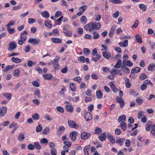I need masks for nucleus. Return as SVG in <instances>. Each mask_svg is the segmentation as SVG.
Segmentation results:
<instances>
[{"label": "nucleus", "instance_id": "nucleus-1", "mask_svg": "<svg viewBox=\"0 0 155 155\" xmlns=\"http://www.w3.org/2000/svg\"><path fill=\"white\" fill-rule=\"evenodd\" d=\"M60 59V58L58 56H56L53 60L51 61L50 62L48 63L47 64L48 65H52L56 67H58L59 64L58 63V61Z\"/></svg>", "mask_w": 155, "mask_h": 155}, {"label": "nucleus", "instance_id": "nucleus-2", "mask_svg": "<svg viewBox=\"0 0 155 155\" xmlns=\"http://www.w3.org/2000/svg\"><path fill=\"white\" fill-rule=\"evenodd\" d=\"M94 26V22H92L85 25L84 28L86 31H91L95 30V28Z\"/></svg>", "mask_w": 155, "mask_h": 155}, {"label": "nucleus", "instance_id": "nucleus-3", "mask_svg": "<svg viewBox=\"0 0 155 155\" xmlns=\"http://www.w3.org/2000/svg\"><path fill=\"white\" fill-rule=\"evenodd\" d=\"M68 123L69 127L71 128L74 129H78L79 128L78 125L74 121L70 120H69Z\"/></svg>", "mask_w": 155, "mask_h": 155}, {"label": "nucleus", "instance_id": "nucleus-4", "mask_svg": "<svg viewBox=\"0 0 155 155\" xmlns=\"http://www.w3.org/2000/svg\"><path fill=\"white\" fill-rule=\"evenodd\" d=\"M133 63L130 61L124 60L123 61L121 68H124V67L125 68L126 66L131 67Z\"/></svg>", "mask_w": 155, "mask_h": 155}, {"label": "nucleus", "instance_id": "nucleus-5", "mask_svg": "<svg viewBox=\"0 0 155 155\" xmlns=\"http://www.w3.org/2000/svg\"><path fill=\"white\" fill-rule=\"evenodd\" d=\"M91 134L86 132H84L81 134V139L83 140L87 139L91 136Z\"/></svg>", "mask_w": 155, "mask_h": 155}, {"label": "nucleus", "instance_id": "nucleus-6", "mask_svg": "<svg viewBox=\"0 0 155 155\" xmlns=\"http://www.w3.org/2000/svg\"><path fill=\"white\" fill-rule=\"evenodd\" d=\"M17 45L16 43L14 41H12L9 44V47L8 48V51L12 52V50L15 49Z\"/></svg>", "mask_w": 155, "mask_h": 155}, {"label": "nucleus", "instance_id": "nucleus-7", "mask_svg": "<svg viewBox=\"0 0 155 155\" xmlns=\"http://www.w3.org/2000/svg\"><path fill=\"white\" fill-rule=\"evenodd\" d=\"M40 41V39H36L35 38H30L28 41V42L30 43H31L34 45H36L38 44Z\"/></svg>", "mask_w": 155, "mask_h": 155}, {"label": "nucleus", "instance_id": "nucleus-8", "mask_svg": "<svg viewBox=\"0 0 155 155\" xmlns=\"http://www.w3.org/2000/svg\"><path fill=\"white\" fill-rule=\"evenodd\" d=\"M107 138L108 139L111 143L114 144L115 143V138L110 133H108L107 134Z\"/></svg>", "mask_w": 155, "mask_h": 155}, {"label": "nucleus", "instance_id": "nucleus-9", "mask_svg": "<svg viewBox=\"0 0 155 155\" xmlns=\"http://www.w3.org/2000/svg\"><path fill=\"white\" fill-rule=\"evenodd\" d=\"M84 118L86 121H88L92 119V115L90 113L86 111L85 112Z\"/></svg>", "mask_w": 155, "mask_h": 155}, {"label": "nucleus", "instance_id": "nucleus-10", "mask_svg": "<svg viewBox=\"0 0 155 155\" xmlns=\"http://www.w3.org/2000/svg\"><path fill=\"white\" fill-rule=\"evenodd\" d=\"M78 132L75 131L71 132L70 135V137L72 141H74L76 140V135Z\"/></svg>", "mask_w": 155, "mask_h": 155}, {"label": "nucleus", "instance_id": "nucleus-11", "mask_svg": "<svg viewBox=\"0 0 155 155\" xmlns=\"http://www.w3.org/2000/svg\"><path fill=\"white\" fill-rule=\"evenodd\" d=\"M92 56L91 61L94 62L97 61L101 58V55L98 54H95L92 53Z\"/></svg>", "mask_w": 155, "mask_h": 155}, {"label": "nucleus", "instance_id": "nucleus-12", "mask_svg": "<svg viewBox=\"0 0 155 155\" xmlns=\"http://www.w3.org/2000/svg\"><path fill=\"white\" fill-rule=\"evenodd\" d=\"M7 111L6 107H0V117H3L6 114Z\"/></svg>", "mask_w": 155, "mask_h": 155}, {"label": "nucleus", "instance_id": "nucleus-13", "mask_svg": "<svg viewBox=\"0 0 155 155\" xmlns=\"http://www.w3.org/2000/svg\"><path fill=\"white\" fill-rule=\"evenodd\" d=\"M125 140V138H117V140L116 141V143L118 144H119L120 146H122L123 145V141H124Z\"/></svg>", "mask_w": 155, "mask_h": 155}, {"label": "nucleus", "instance_id": "nucleus-14", "mask_svg": "<svg viewBox=\"0 0 155 155\" xmlns=\"http://www.w3.org/2000/svg\"><path fill=\"white\" fill-rule=\"evenodd\" d=\"M43 76L45 79L50 80L52 79L53 76L51 74L48 73L43 74Z\"/></svg>", "mask_w": 155, "mask_h": 155}, {"label": "nucleus", "instance_id": "nucleus-15", "mask_svg": "<svg viewBox=\"0 0 155 155\" xmlns=\"http://www.w3.org/2000/svg\"><path fill=\"white\" fill-rule=\"evenodd\" d=\"M109 85L114 93H116L118 91V89L116 88L113 82H110L109 83Z\"/></svg>", "mask_w": 155, "mask_h": 155}, {"label": "nucleus", "instance_id": "nucleus-16", "mask_svg": "<svg viewBox=\"0 0 155 155\" xmlns=\"http://www.w3.org/2000/svg\"><path fill=\"white\" fill-rule=\"evenodd\" d=\"M119 126L123 130H125L127 129V126L126 123L124 121L121 122Z\"/></svg>", "mask_w": 155, "mask_h": 155}, {"label": "nucleus", "instance_id": "nucleus-17", "mask_svg": "<svg viewBox=\"0 0 155 155\" xmlns=\"http://www.w3.org/2000/svg\"><path fill=\"white\" fill-rule=\"evenodd\" d=\"M106 133L104 132L98 137V138L101 141H103L106 139Z\"/></svg>", "mask_w": 155, "mask_h": 155}, {"label": "nucleus", "instance_id": "nucleus-18", "mask_svg": "<svg viewBox=\"0 0 155 155\" xmlns=\"http://www.w3.org/2000/svg\"><path fill=\"white\" fill-rule=\"evenodd\" d=\"M128 41L127 40H125L124 42H120L119 44L120 47H126L128 46Z\"/></svg>", "mask_w": 155, "mask_h": 155}, {"label": "nucleus", "instance_id": "nucleus-19", "mask_svg": "<svg viewBox=\"0 0 155 155\" xmlns=\"http://www.w3.org/2000/svg\"><path fill=\"white\" fill-rule=\"evenodd\" d=\"M96 94L97 97V98L98 99H101L103 96V93L100 90H99L98 91H96Z\"/></svg>", "mask_w": 155, "mask_h": 155}, {"label": "nucleus", "instance_id": "nucleus-20", "mask_svg": "<svg viewBox=\"0 0 155 155\" xmlns=\"http://www.w3.org/2000/svg\"><path fill=\"white\" fill-rule=\"evenodd\" d=\"M125 86L127 88H128L130 87L131 84L130 82V80L128 78L125 79Z\"/></svg>", "mask_w": 155, "mask_h": 155}, {"label": "nucleus", "instance_id": "nucleus-21", "mask_svg": "<svg viewBox=\"0 0 155 155\" xmlns=\"http://www.w3.org/2000/svg\"><path fill=\"white\" fill-rule=\"evenodd\" d=\"M152 123L151 121H148L146 125V130L147 131L150 130V126L152 125Z\"/></svg>", "mask_w": 155, "mask_h": 155}, {"label": "nucleus", "instance_id": "nucleus-22", "mask_svg": "<svg viewBox=\"0 0 155 155\" xmlns=\"http://www.w3.org/2000/svg\"><path fill=\"white\" fill-rule=\"evenodd\" d=\"M70 87L71 90L72 91H75L76 90V87L75 85L73 83H71L70 84Z\"/></svg>", "mask_w": 155, "mask_h": 155}, {"label": "nucleus", "instance_id": "nucleus-23", "mask_svg": "<svg viewBox=\"0 0 155 155\" xmlns=\"http://www.w3.org/2000/svg\"><path fill=\"white\" fill-rule=\"evenodd\" d=\"M90 147V145H88L85 146L84 149V155H89L88 151Z\"/></svg>", "mask_w": 155, "mask_h": 155}, {"label": "nucleus", "instance_id": "nucleus-24", "mask_svg": "<svg viewBox=\"0 0 155 155\" xmlns=\"http://www.w3.org/2000/svg\"><path fill=\"white\" fill-rule=\"evenodd\" d=\"M126 117L125 115H123L119 117V118L118 119V122H120L122 121H125L126 120Z\"/></svg>", "mask_w": 155, "mask_h": 155}, {"label": "nucleus", "instance_id": "nucleus-25", "mask_svg": "<svg viewBox=\"0 0 155 155\" xmlns=\"http://www.w3.org/2000/svg\"><path fill=\"white\" fill-rule=\"evenodd\" d=\"M35 148L37 150H40L41 148V146L38 142H35L34 143Z\"/></svg>", "mask_w": 155, "mask_h": 155}, {"label": "nucleus", "instance_id": "nucleus-26", "mask_svg": "<svg viewBox=\"0 0 155 155\" xmlns=\"http://www.w3.org/2000/svg\"><path fill=\"white\" fill-rule=\"evenodd\" d=\"M25 134L24 132H22L20 133L18 137V139L20 141H22L24 139Z\"/></svg>", "mask_w": 155, "mask_h": 155}, {"label": "nucleus", "instance_id": "nucleus-27", "mask_svg": "<svg viewBox=\"0 0 155 155\" xmlns=\"http://www.w3.org/2000/svg\"><path fill=\"white\" fill-rule=\"evenodd\" d=\"M121 63L122 60L120 59H118L114 66V68H120Z\"/></svg>", "mask_w": 155, "mask_h": 155}, {"label": "nucleus", "instance_id": "nucleus-28", "mask_svg": "<svg viewBox=\"0 0 155 155\" xmlns=\"http://www.w3.org/2000/svg\"><path fill=\"white\" fill-rule=\"evenodd\" d=\"M102 54L104 58L107 59L110 58L111 57V54L106 51L103 52Z\"/></svg>", "mask_w": 155, "mask_h": 155}, {"label": "nucleus", "instance_id": "nucleus-29", "mask_svg": "<svg viewBox=\"0 0 155 155\" xmlns=\"http://www.w3.org/2000/svg\"><path fill=\"white\" fill-rule=\"evenodd\" d=\"M135 38L137 42L138 43H141L142 42V41L141 38L139 34H137Z\"/></svg>", "mask_w": 155, "mask_h": 155}, {"label": "nucleus", "instance_id": "nucleus-30", "mask_svg": "<svg viewBox=\"0 0 155 155\" xmlns=\"http://www.w3.org/2000/svg\"><path fill=\"white\" fill-rule=\"evenodd\" d=\"M94 130L95 134L97 135H100L102 132L101 129L98 127H96Z\"/></svg>", "mask_w": 155, "mask_h": 155}, {"label": "nucleus", "instance_id": "nucleus-31", "mask_svg": "<svg viewBox=\"0 0 155 155\" xmlns=\"http://www.w3.org/2000/svg\"><path fill=\"white\" fill-rule=\"evenodd\" d=\"M94 27L95 28V30H98L101 27V24L99 22H94Z\"/></svg>", "mask_w": 155, "mask_h": 155}, {"label": "nucleus", "instance_id": "nucleus-32", "mask_svg": "<svg viewBox=\"0 0 155 155\" xmlns=\"http://www.w3.org/2000/svg\"><path fill=\"white\" fill-rule=\"evenodd\" d=\"M93 38L94 39H97L99 37V35L97 31H94L93 32Z\"/></svg>", "mask_w": 155, "mask_h": 155}, {"label": "nucleus", "instance_id": "nucleus-33", "mask_svg": "<svg viewBox=\"0 0 155 155\" xmlns=\"http://www.w3.org/2000/svg\"><path fill=\"white\" fill-rule=\"evenodd\" d=\"M65 108L69 112H72L73 111V107L69 105H66Z\"/></svg>", "mask_w": 155, "mask_h": 155}, {"label": "nucleus", "instance_id": "nucleus-34", "mask_svg": "<svg viewBox=\"0 0 155 155\" xmlns=\"http://www.w3.org/2000/svg\"><path fill=\"white\" fill-rule=\"evenodd\" d=\"M41 15L43 17L48 18L49 17V14L47 11H45L41 13Z\"/></svg>", "mask_w": 155, "mask_h": 155}, {"label": "nucleus", "instance_id": "nucleus-35", "mask_svg": "<svg viewBox=\"0 0 155 155\" xmlns=\"http://www.w3.org/2000/svg\"><path fill=\"white\" fill-rule=\"evenodd\" d=\"M52 41L55 43H60L62 42V40L58 38H51Z\"/></svg>", "mask_w": 155, "mask_h": 155}, {"label": "nucleus", "instance_id": "nucleus-36", "mask_svg": "<svg viewBox=\"0 0 155 155\" xmlns=\"http://www.w3.org/2000/svg\"><path fill=\"white\" fill-rule=\"evenodd\" d=\"M3 95L9 100L11 98L12 94L10 93H4L3 94Z\"/></svg>", "mask_w": 155, "mask_h": 155}, {"label": "nucleus", "instance_id": "nucleus-37", "mask_svg": "<svg viewBox=\"0 0 155 155\" xmlns=\"http://www.w3.org/2000/svg\"><path fill=\"white\" fill-rule=\"evenodd\" d=\"M87 8V6L86 5H84L78 8V10L79 11H81L84 13Z\"/></svg>", "mask_w": 155, "mask_h": 155}, {"label": "nucleus", "instance_id": "nucleus-38", "mask_svg": "<svg viewBox=\"0 0 155 155\" xmlns=\"http://www.w3.org/2000/svg\"><path fill=\"white\" fill-rule=\"evenodd\" d=\"M32 117L33 119L35 120H38L39 118V116L38 113H35L32 115Z\"/></svg>", "mask_w": 155, "mask_h": 155}, {"label": "nucleus", "instance_id": "nucleus-39", "mask_svg": "<svg viewBox=\"0 0 155 155\" xmlns=\"http://www.w3.org/2000/svg\"><path fill=\"white\" fill-rule=\"evenodd\" d=\"M36 64V63L35 61H28L27 64L28 66L29 67H31L32 66L35 65Z\"/></svg>", "mask_w": 155, "mask_h": 155}, {"label": "nucleus", "instance_id": "nucleus-40", "mask_svg": "<svg viewBox=\"0 0 155 155\" xmlns=\"http://www.w3.org/2000/svg\"><path fill=\"white\" fill-rule=\"evenodd\" d=\"M151 134L153 136H155V124H153L151 126Z\"/></svg>", "mask_w": 155, "mask_h": 155}, {"label": "nucleus", "instance_id": "nucleus-41", "mask_svg": "<svg viewBox=\"0 0 155 155\" xmlns=\"http://www.w3.org/2000/svg\"><path fill=\"white\" fill-rule=\"evenodd\" d=\"M50 130L49 127H46L45 129H43L42 133L46 135L49 133Z\"/></svg>", "mask_w": 155, "mask_h": 155}, {"label": "nucleus", "instance_id": "nucleus-42", "mask_svg": "<svg viewBox=\"0 0 155 155\" xmlns=\"http://www.w3.org/2000/svg\"><path fill=\"white\" fill-rule=\"evenodd\" d=\"M136 101L137 103H138V105L141 104L143 102V100L142 99H141L139 97H137L136 98Z\"/></svg>", "mask_w": 155, "mask_h": 155}, {"label": "nucleus", "instance_id": "nucleus-43", "mask_svg": "<svg viewBox=\"0 0 155 155\" xmlns=\"http://www.w3.org/2000/svg\"><path fill=\"white\" fill-rule=\"evenodd\" d=\"M12 61L15 62L16 63H19L21 61V60L18 58H15L13 57L12 58Z\"/></svg>", "mask_w": 155, "mask_h": 155}, {"label": "nucleus", "instance_id": "nucleus-44", "mask_svg": "<svg viewBox=\"0 0 155 155\" xmlns=\"http://www.w3.org/2000/svg\"><path fill=\"white\" fill-rule=\"evenodd\" d=\"M45 25L49 28H52V25L51 24V21H47L45 22Z\"/></svg>", "mask_w": 155, "mask_h": 155}, {"label": "nucleus", "instance_id": "nucleus-45", "mask_svg": "<svg viewBox=\"0 0 155 155\" xmlns=\"http://www.w3.org/2000/svg\"><path fill=\"white\" fill-rule=\"evenodd\" d=\"M40 143L41 144L43 143H48V140L45 138H42L40 140Z\"/></svg>", "mask_w": 155, "mask_h": 155}, {"label": "nucleus", "instance_id": "nucleus-46", "mask_svg": "<svg viewBox=\"0 0 155 155\" xmlns=\"http://www.w3.org/2000/svg\"><path fill=\"white\" fill-rule=\"evenodd\" d=\"M51 155H57V151L54 148H52L51 151Z\"/></svg>", "mask_w": 155, "mask_h": 155}, {"label": "nucleus", "instance_id": "nucleus-47", "mask_svg": "<svg viewBox=\"0 0 155 155\" xmlns=\"http://www.w3.org/2000/svg\"><path fill=\"white\" fill-rule=\"evenodd\" d=\"M110 1L114 4L121 3L122 2L120 0H110Z\"/></svg>", "mask_w": 155, "mask_h": 155}, {"label": "nucleus", "instance_id": "nucleus-48", "mask_svg": "<svg viewBox=\"0 0 155 155\" xmlns=\"http://www.w3.org/2000/svg\"><path fill=\"white\" fill-rule=\"evenodd\" d=\"M16 126H18L17 123H16L13 122L10 124L9 127L11 129H12L15 128Z\"/></svg>", "mask_w": 155, "mask_h": 155}, {"label": "nucleus", "instance_id": "nucleus-49", "mask_svg": "<svg viewBox=\"0 0 155 155\" xmlns=\"http://www.w3.org/2000/svg\"><path fill=\"white\" fill-rule=\"evenodd\" d=\"M42 126L41 125H38L36 127V131L37 132H41L42 131Z\"/></svg>", "mask_w": 155, "mask_h": 155}, {"label": "nucleus", "instance_id": "nucleus-50", "mask_svg": "<svg viewBox=\"0 0 155 155\" xmlns=\"http://www.w3.org/2000/svg\"><path fill=\"white\" fill-rule=\"evenodd\" d=\"M83 51L84 53L87 55H88L90 53V50L87 48H85L83 49Z\"/></svg>", "mask_w": 155, "mask_h": 155}, {"label": "nucleus", "instance_id": "nucleus-51", "mask_svg": "<svg viewBox=\"0 0 155 155\" xmlns=\"http://www.w3.org/2000/svg\"><path fill=\"white\" fill-rule=\"evenodd\" d=\"M85 58L83 56H81L79 57L78 58V60L82 63H84L85 62Z\"/></svg>", "mask_w": 155, "mask_h": 155}, {"label": "nucleus", "instance_id": "nucleus-52", "mask_svg": "<svg viewBox=\"0 0 155 155\" xmlns=\"http://www.w3.org/2000/svg\"><path fill=\"white\" fill-rule=\"evenodd\" d=\"M139 7L140 8L142 9L143 11H145L146 10V5L143 4H140L139 5Z\"/></svg>", "mask_w": 155, "mask_h": 155}, {"label": "nucleus", "instance_id": "nucleus-53", "mask_svg": "<svg viewBox=\"0 0 155 155\" xmlns=\"http://www.w3.org/2000/svg\"><path fill=\"white\" fill-rule=\"evenodd\" d=\"M64 143L68 147H70L72 144V143L70 141H65L64 142Z\"/></svg>", "mask_w": 155, "mask_h": 155}, {"label": "nucleus", "instance_id": "nucleus-54", "mask_svg": "<svg viewBox=\"0 0 155 155\" xmlns=\"http://www.w3.org/2000/svg\"><path fill=\"white\" fill-rule=\"evenodd\" d=\"M28 148L29 150H32L34 149L35 146L32 144L30 143L28 145Z\"/></svg>", "mask_w": 155, "mask_h": 155}, {"label": "nucleus", "instance_id": "nucleus-55", "mask_svg": "<svg viewBox=\"0 0 155 155\" xmlns=\"http://www.w3.org/2000/svg\"><path fill=\"white\" fill-rule=\"evenodd\" d=\"M140 79L142 80H143L147 78V76L145 74L142 73L140 74Z\"/></svg>", "mask_w": 155, "mask_h": 155}, {"label": "nucleus", "instance_id": "nucleus-56", "mask_svg": "<svg viewBox=\"0 0 155 155\" xmlns=\"http://www.w3.org/2000/svg\"><path fill=\"white\" fill-rule=\"evenodd\" d=\"M143 83H144V84H146V85L147 86V85L150 84L151 86H152L153 85V84L149 80H147L145 81Z\"/></svg>", "mask_w": 155, "mask_h": 155}, {"label": "nucleus", "instance_id": "nucleus-57", "mask_svg": "<svg viewBox=\"0 0 155 155\" xmlns=\"http://www.w3.org/2000/svg\"><path fill=\"white\" fill-rule=\"evenodd\" d=\"M85 102L87 103L90 102L92 101V99L90 97H85Z\"/></svg>", "mask_w": 155, "mask_h": 155}, {"label": "nucleus", "instance_id": "nucleus-58", "mask_svg": "<svg viewBox=\"0 0 155 155\" xmlns=\"http://www.w3.org/2000/svg\"><path fill=\"white\" fill-rule=\"evenodd\" d=\"M119 11H117L115 13H114L112 15L113 17L114 18H117L119 15Z\"/></svg>", "mask_w": 155, "mask_h": 155}, {"label": "nucleus", "instance_id": "nucleus-59", "mask_svg": "<svg viewBox=\"0 0 155 155\" xmlns=\"http://www.w3.org/2000/svg\"><path fill=\"white\" fill-rule=\"evenodd\" d=\"M21 6L22 5H21L17 6H14L12 8V9L13 10H15L19 9L21 8Z\"/></svg>", "mask_w": 155, "mask_h": 155}, {"label": "nucleus", "instance_id": "nucleus-60", "mask_svg": "<svg viewBox=\"0 0 155 155\" xmlns=\"http://www.w3.org/2000/svg\"><path fill=\"white\" fill-rule=\"evenodd\" d=\"M131 143L130 140L128 139L126 140L125 143V144L126 147H129L130 146Z\"/></svg>", "mask_w": 155, "mask_h": 155}, {"label": "nucleus", "instance_id": "nucleus-61", "mask_svg": "<svg viewBox=\"0 0 155 155\" xmlns=\"http://www.w3.org/2000/svg\"><path fill=\"white\" fill-rule=\"evenodd\" d=\"M19 75V70L18 69L14 71L13 75L15 76H18Z\"/></svg>", "mask_w": 155, "mask_h": 155}, {"label": "nucleus", "instance_id": "nucleus-62", "mask_svg": "<svg viewBox=\"0 0 155 155\" xmlns=\"http://www.w3.org/2000/svg\"><path fill=\"white\" fill-rule=\"evenodd\" d=\"M57 110L61 113H63L64 112V110L62 107L60 106L58 107H57Z\"/></svg>", "mask_w": 155, "mask_h": 155}, {"label": "nucleus", "instance_id": "nucleus-63", "mask_svg": "<svg viewBox=\"0 0 155 155\" xmlns=\"http://www.w3.org/2000/svg\"><path fill=\"white\" fill-rule=\"evenodd\" d=\"M45 117L48 121H50L53 120V118L52 117H50V116L48 114H46L45 116Z\"/></svg>", "mask_w": 155, "mask_h": 155}, {"label": "nucleus", "instance_id": "nucleus-64", "mask_svg": "<svg viewBox=\"0 0 155 155\" xmlns=\"http://www.w3.org/2000/svg\"><path fill=\"white\" fill-rule=\"evenodd\" d=\"M18 149L16 147H14L12 150V152L14 154H16L18 153Z\"/></svg>", "mask_w": 155, "mask_h": 155}]
</instances>
